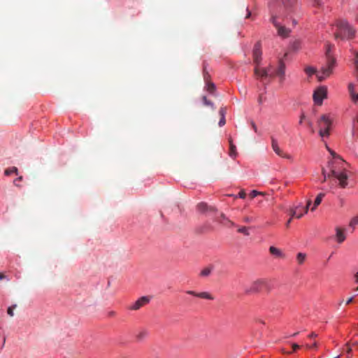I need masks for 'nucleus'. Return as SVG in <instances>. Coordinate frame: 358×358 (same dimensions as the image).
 Wrapping results in <instances>:
<instances>
[{"mask_svg":"<svg viewBox=\"0 0 358 358\" xmlns=\"http://www.w3.org/2000/svg\"><path fill=\"white\" fill-rule=\"evenodd\" d=\"M317 344L316 342H314L313 344L312 345H307L306 347L308 348H317Z\"/></svg>","mask_w":358,"mask_h":358,"instance_id":"c03bdc74","label":"nucleus"},{"mask_svg":"<svg viewBox=\"0 0 358 358\" xmlns=\"http://www.w3.org/2000/svg\"><path fill=\"white\" fill-rule=\"evenodd\" d=\"M357 224H358V215L352 218L350 222V227L354 228Z\"/></svg>","mask_w":358,"mask_h":358,"instance_id":"bb28decb","label":"nucleus"},{"mask_svg":"<svg viewBox=\"0 0 358 358\" xmlns=\"http://www.w3.org/2000/svg\"><path fill=\"white\" fill-rule=\"evenodd\" d=\"M203 101L206 106H213V104L211 101L207 99L206 96H203Z\"/></svg>","mask_w":358,"mask_h":358,"instance_id":"72a5a7b5","label":"nucleus"},{"mask_svg":"<svg viewBox=\"0 0 358 358\" xmlns=\"http://www.w3.org/2000/svg\"><path fill=\"white\" fill-rule=\"evenodd\" d=\"M262 50H261V45L259 43H257L255 44L254 49H253V60L254 63L255 64V67H259L261 61H262Z\"/></svg>","mask_w":358,"mask_h":358,"instance_id":"1a4fd4ad","label":"nucleus"},{"mask_svg":"<svg viewBox=\"0 0 358 358\" xmlns=\"http://www.w3.org/2000/svg\"><path fill=\"white\" fill-rule=\"evenodd\" d=\"M331 155L333 156L334 159L331 161H329V162H334L335 160L336 159H342L340 156H338V155H336V153L331 150H329Z\"/></svg>","mask_w":358,"mask_h":358,"instance_id":"7c9ffc66","label":"nucleus"},{"mask_svg":"<svg viewBox=\"0 0 358 358\" xmlns=\"http://www.w3.org/2000/svg\"><path fill=\"white\" fill-rule=\"evenodd\" d=\"M352 97L354 99V101H358V94H352Z\"/></svg>","mask_w":358,"mask_h":358,"instance_id":"a18cd8bd","label":"nucleus"},{"mask_svg":"<svg viewBox=\"0 0 358 358\" xmlns=\"http://www.w3.org/2000/svg\"><path fill=\"white\" fill-rule=\"evenodd\" d=\"M306 118V116L303 113L301 114V117H300V120H299V124H301L303 120Z\"/></svg>","mask_w":358,"mask_h":358,"instance_id":"79ce46f5","label":"nucleus"},{"mask_svg":"<svg viewBox=\"0 0 358 358\" xmlns=\"http://www.w3.org/2000/svg\"><path fill=\"white\" fill-rule=\"evenodd\" d=\"M22 180V176H20V177H19L16 180Z\"/></svg>","mask_w":358,"mask_h":358,"instance_id":"13d9d810","label":"nucleus"},{"mask_svg":"<svg viewBox=\"0 0 358 358\" xmlns=\"http://www.w3.org/2000/svg\"><path fill=\"white\" fill-rule=\"evenodd\" d=\"M302 205H299L294 208L290 210V216L292 217L301 218L303 215V213L301 210Z\"/></svg>","mask_w":358,"mask_h":358,"instance_id":"4468645a","label":"nucleus"},{"mask_svg":"<svg viewBox=\"0 0 358 358\" xmlns=\"http://www.w3.org/2000/svg\"><path fill=\"white\" fill-rule=\"evenodd\" d=\"M13 173L17 174V169L15 166H13L10 169H7L5 170V172H4L6 176H10Z\"/></svg>","mask_w":358,"mask_h":358,"instance_id":"5701e85b","label":"nucleus"},{"mask_svg":"<svg viewBox=\"0 0 358 358\" xmlns=\"http://www.w3.org/2000/svg\"><path fill=\"white\" fill-rule=\"evenodd\" d=\"M187 294L192 295L194 296L199 297L201 299H208V300H213L214 297L208 292H203L200 293H197L194 291L188 290L186 292Z\"/></svg>","mask_w":358,"mask_h":358,"instance_id":"f8f14e48","label":"nucleus"},{"mask_svg":"<svg viewBox=\"0 0 358 358\" xmlns=\"http://www.w3.org/2000/svg\"><path fill=\"white\" fill-rule=\"evenodd\" d=\"M355 66L356 69L357 75L358 76V52H355Z\"/></svg>","mask_w":358,"mask_h":358,"instance_id":"473e14b6","label":"nucleus"},{"mask_svg":"<svg viewBox=\"0 0 358 358\" xmlns=\"http://www.w3.org/2000/svg\"><path fill=\"white\" fill-rule=\"evenodd\" d=\"M150 302V298L148 296H141L134 303L130 305L129 307V310H139L141 307L148 304Z\"/></svg>","mask_w":358,"mask_h":358,"instance_id":"6e6552de","label":"nucleus"},{"mask_svg":"<svg viewBox=\"0 0 358 358\" xmlns=\"http://www.w3.org/2000/svg\"><path fill=\"white\" fill-rule=\"evenodd\" d=\"M271 146L273 151L280 157L285 159H290L292 158L291 155L284 152L278 146V141L272 138L271 140Z\"/></svg>","mask_w":358,"mask_h":358,"instance_id":"9d476101","label":"nucleus"},{"mask_svg":"<svg viewBox=\"0 0 358 358\" xmlns=\"http://www.w3.org/2000/svg\"><path fill=\"white\" fill-rule=\"evenodd\" d=\"M343 203H344L343 199H341V206H343Z\"/></svg>","mask_w":358,"mask_h":358,"instance_id":"052dcab7","label":"nucleus"},{"mask_svg":"<svg viewBox=\"0 0 358 358\" xmlns=\"http://www.w3.org/2000/svg\"><path fill=\"white\" fill-rule=\"evenodd\" d=\"M308 125H309L310 127H312V123H311L310 122H308Z\"/></svg>","mask_w":358,"mask_h":358,"instance_id":"680f3d73","label":"nucleus"},{"mask_svg":"<svg viewBox=\"0 0 358 358\" xmlns=\"http://www.w3.org/2000/svg\"><path fill=\"white\" fill-rule=\"evenodd\" d=\"M296 1V0H282V3L286 9H289L294 5Z\"/></svg>","mask_w":358,"mask_h":358,"instance_id":"412c9836","label":"nucleus"},{"mask_svg":"<svg viewBox=\"0 0 358 358\" xmlns=\"http://www.w3.org/2000/svg\"><path fill=\"white\" fill-rule=\"evenodd\" d=\"M269 252L276 258L284 259L285 257V255L283 253V252L276 247L271 246L269 248Z\"/></svg>","mask_w":358,"mask_h":358,"instance_id":"2eb2a0df","label":"nucleus"},{"mask_svg":"<svg viewBox=\"0 0 358 358\" xmlns=\"http://www.w3.org/2000/svg\"><path fill=\"white\" fill-rule=\"evenodd\" d=\"M317 336V334H316L315 333L313 332L311 333L308 337L310 338H316Z\"/></svg>","mask_w":358,"mask_h":358,"instance_id":"49530a36","label":"nucleus"},{"mask_svg":"<svg viewBox=\"0 0 358 358\" xmlns=\"http://www.w3.org/2000/svg\"><path fill=\"white\" fill-rule=\"evenodd\" d=\"M220 217H221L223 220H227V221H228V222H229L232 226H234V225H235L234 222H233L230 221L229 220H228L224 213H221V215H220Z\"/></svg>","mask_w":358,"mask_h":358,"instance_id":"e433bc0d","label":"nucleus"},{"mask_svg":"<svg viewBox=\"0 0 358 358\" xmlns=\"http://www.w3.org/2000/svg\"><path fill=\"white\" fill-rule=\"evenodd\" d=\"M355 33V29L347 22L341 20L336 24V31L334 35L336 39H344L353 38Z\"/></svg>","mask_w":358,"mask_h":358,"instance_id":"f03ea898","label":"nucleus"},{"mask_svg":"<svg viewBox=\"0 0 358 358\" xmlns=\"http://www.w3.org/2000/svg\"><path fill=\"white\" fill-rule=\"evenodd\" d=\"M247 11H248V13H247V15H246L245 17L248 18V17H250V16L251 15V13H250V11L248 9H247Z\"/></svg>","mask_w":358,"mask_h":358,"instance_id":"864d4df0","label":"nucleus"},{"mask_svg":"<svg viewBox=\"0 0 358 358\" xmlns=\"http://www.w3.org/2000/svg\"><path fill=\"white\" fill-rule=\"evenodd\" d=\"M220 115L221 117H224L226 113V108H221L219 111Z\"/></svg>","mask_w":358,"mask_h":358,"instance_id":"ea45409f","label":"nucleus"},{"mask_svg":"<svg viewBox=\"0 0 358 358\" xmlns=\"http://www.w3.org/2000/svg\"><path fill=\"white\" fill-rule=\"evenodd\" d=\"M336 237L337 239V242L338 243H343L345 240V236L344 234L343 229H341L340 227H336Z\"/></svg>","mask_w":358,"mask_h":358,"instance_id":"dca6fc26","label":"nucleus"},{"mask_svg":"<svg viewBox=\"0 0 358 358\" xmlns=\"http://www.w3.org/2000/svg\"><path fill=\"white\" fill-rule=\"evenodd\" d=\"M226 123V120H225V117H221L220 121H219V126L220 127H222Z\"/></svg>","mask_w":358,"mask_h":358,"instance_id":"58836bf2","label":"nucleus"},{"mask_svg":"<svg viewBox=\"0 0 358 358\" xmlns=\"http://www.w3.org/2000/svg\"><path fill=\"white\" fill-rule=\"evenodd\" d=\"M326 56L327 59V66L322 67L321 71L317 73V77L320 81L324 80L327 76H329L335 66L336 60L330 55V46H328L327 49Z\"/></svg>","mask_w":358,"mask_h":358,"instance_id":"7ed1b4c3","label":"nucleus"},{"mask_svg":"<svg viewBox=\"0 0 358 358\" xmlns=\"http://www.w3.org/2000/svg\"><path fill=\"white\" fill-rule=\"evenodd\" d=\"M262 284H263V281L262 280H256L252 284V291H257V287L259 286V285H262Z\"/></svg>","mask_w":358,"mask_h":358,"instance_id":"cd10ccee","label":"nucleus"},{"mask_svg":"<svg viewBox=\"0 0 358 358\" xmlns=\"http://www.w3.org/2000/svg\"><path fill=\"white\" fill-rule=\"evenodd\" d=\"M206 90L210 93H213L215 90V86L213 83L207 82L206 83Z\"/></svg>","mask_w":358,"mask_h":358,"instance_id":"b1692460","label":"nucleus"},{"mask_svg":"<svg viewBox=\"0 0 358 358\" xmlns=\"http://www.w3.org/2000/svg\"><path fill=\"white\" fill-rule=\"evenodd\" d=\"M229 156L231 157H236L237 155L236 148V145L233 143V140L231 137L229 138Z\"/></svg>","mask_w":358,"mask_h":358,"instance_id":"f3484780","label":"nucleus"},{"mask_svg":"<svg viewBox=\"0 0 358 358\" xmlns=\"http://www.w3.org/2000/svg\"><path fill=\"white\" fill-rule=\"evenodd\" d=\"M238 196L241 199H245L246 196V194L244 189H241L238 193Z\"/></svg>","mask_w":358,"mask_h":358,"instance_id":"4c0bfd02","label":"nucleus"},{"mask_svg":"<svg viewBox=\"0 0 358 358\" xmlns=\"http://www.w3.org/2000/svg\"><path fill=\"white\" fill-rule=\"evenodd\" d=\"M293 23H294V24H296V21H295V20H293Z\"/></svg>","mask_w":358,"mask_h":358,"instance_id":"69168bd1","label":"nucleus"},{"mask_svg":"<svg viewBox=\"0 0 358 358\" xmlns=\"http://www.w3.org/2000/svg\"><path fill=\"white\" fill-rule=\"evenodd\" d=\"M251 125H252V129H254V131H255V132H257V126H256V124H255V122H251Z\"/></svg>","mask_w":358,"mask_h":358,"instance_id":"37998d69","label":"nucleus"},{"mask_svg":"<svg viewBox=\"0 0 358 358\" xmlns=\"http://www.w3.org/2000/svg\"><path fill=\"white\" fill-rule=\"evenodd\" d=\"M356 20H357V22H358V15H357V17H356Z\"/></svg>","mask_w":358,"mask_h":358,"instance_id":"0e129e2a","label":"nucleus"},{"mask_svg":"<svg viewBox=\"0 0 358 358\" xmlns=\"http://www.w3.org/2000/svg\"><path fill=\"white\" fill-rule=\"evenodd\" d=\"M197 210L202 213H210V212H215L216 208L212 206H208L206 203L201 202L199 203L197 206Z\"/></svg>","mask_w":358,"mask_h":358,"instance_id":"9b49d317","label":"nucleus"},{"mask_svg":"<svg viewBox=\"0 0 358 358\" xmlns=\"http://www.w3.org/2000/svg\"><path fill=\"white\" fill-rule=\"evenodd\" d=\"M238 232L243 234L245 236H249L250 233L248 229L246 227H241L238 229Z\"/></svg>","mask_w":358,"mask_h":358,"instance_id":"a878e982","label":"nucleus"},{"mask_svg":"<svg viewBox=\"0 0 358 358\" xmlns=\"http://www.w3.org/2000/svg\"><path fill=\"white\" fill-rule=\"evenodd\" d=\"M298 334H299V332H296V333L293 334L292 335V336H296V335H298Z\"/></svg>","mask_w":358,"mask_h":358,"instance_id":"4d7b16f0","label":"nucleus"},{"mask_svg":"<svg viewBox=\"0 0 358 358\" xmlns=\"http://www.w3.org/2000/svg\"><path fill=\"white\" fill-rule=\"evenodd\" d=\"M327 88L325 86L318 87L313 94V99L316 104L321 105L324 99L327 98Z\"/></svg>","mask_w":358,"mask_h":358,"instance_id":"0eeeda50","label":"nucleus"},{"mask_svg":"<svg viewBox=\"0 0 358 358\" xmlns=\"http://www.w3.org/2000/svg\"><path fill=\"white\" fill-rule=\"evenodd\" d=\"M292 218H293V217H290V219L287 222V223H286V227H289V224H290V223H291V221H292Z\"/></svg>","mask_w":358,"mask_h":358,"instance_id":"3c124183","label":"nucleus"},{"mask_svg":"<svg viewBox=\"0 0 358 358\" xmlns=\"http://www.w3.org/2000/svg\"><path fill=\"white\" fill-rule=\"evenodd\" d=\"M310 204H311V200L309 199V200L307 201V203H306V206L305 207H303L302 206V208L301 209L303 211V214L308 213V209H309V206H310Z\"/></svg>","mask_w":358,"mask_h":358,"instance_id":"c85d7f7f","label":"nucleus"},{"mask_svg":"<svg viewBox=\"0 0 358 358\" xmlns=\"http://www.w3.org/2000/svg\"><path fill=\"white\" fill-rule=\"evenodd\" d=\"M353 299L354 297H350V299H348V300L346 301V304H350V303H352Z\"/></svg>","mask_w":358,"mask_h":358,"instance_id":"8fccbe9b","label":"nucleus"},{"mask_svg":"<svg viewBox=\"0 0 358 358\" xmlns=\"http://www.w3.org/2000/svg\"><path fill=\"white\" fill-rule=\"evenodd\" d=\"M212 270L213 268L211 266L206 267L201 271L200 275L202 277L208 276L211 273Z\"/></svg>","mask_w":358,"mask_h":358,"instance_id":"4be33fe9","label":"nucleus"},{"mask_svg":"<svg viewBox=\"0 0 358 358\" xmlns=\"http://www.w3.org/2000/svg\"><path fill=\"white\" fill-rule=\"evenodd\" d=\"M306 257H307V255H306V253L299 252L296 255V262H297V263L299 265H302L305 262V261L306 259Z\"/></svg>","mask_w":358,"mask_h":358,"instance_id":"6ab92c4d","label":"nucleus"},{"mask_svg":"<svg viewBox=\"0 0 358 358\" xmlns=\"http://www.w3.org/2000/svg\"><path fill=\"white\" fill-rule=\"evenodd\" d=\"M261 193L257 190H252L250 193V196L251 197V199H253L255 197H256L257 196H258L259 194H260Z\"/></svg>","mask_w":358,"mask_h":358,"instance_id":"f704fd0d","label":"nucleus"},{"mask_svg":"<svg viewBox=\"0 0 358 358\" xmlns=\"http://www.w3.org/2000/svg\"><path fill=\"white\" fill-rule=\"evenodd\" d=\"M349 90L350 91L351 94H353L352 91V85L351 84L349 85Z\"/></svg>","mask_w":358,"mask_h":358,"instance_id":"5fc2aeb1","label":"nucleus"},{"mask_svg":"<svg viewBox=\"0 0 358 358\" xmlns=\"http://www.w3.org/2000/svg\"><path fill=\"white\" fill-rule=\"evenodd\" d=\"M347 350V352H348V353H350V352L352 351V349H351V348L349 346V345H348V344H347V350Z\"/></svg>","mask_w":358,"mask_h":358,"instance_id":"603ef678","label":"nucleus"},{"mask_svg":"<svg viewBox=\"0 0 358 358\" xmlns=\"http://www.w3.org/2000/svg\"><path fill=\"white\" fill-rule=\"evenodd\" d=\"M304 71L306 73H307L308 76H312L316 73L315 69L311 66H308L305 68Z\"/></svg>","mask_w":358,"mask_h":358,"instance_id":"393cba45","label":"nucleus"},{"mask_svg":"<svg viewBox=\"0 0 358 358\" xmlns=\"http://www.w3.org/2000/svg\"><path fill=\"white\" fill-rule=\"evenodd\" d=\"M275 76H278L281 80L284 79L285 73V64L282 61H280L279 62V66L276 71L274 73Z\"/></svg>","mask_w":358,"mask_h":358,"instance_id":"ddd939ff","label":"nucleus"},{"mask_svg":"<svg viewBox=\"0 0 358 358\" xmlns=\"http://www.w3.org/2000/svg\"><path fill=\"white\" fill-rule=\"evenodd\" d=\"M254 72L255 75L262 80L266 78H273L275 77V72L273 71V67L271 65L267 68L255 67Z\"/></svg>","mask_w":358,"mask_h":358,"instance_id":"39448f33","label":"nucleus"},{"mask_svg":"<svg viewBox=\"0 0 358 358\" xmlns=\"http://www.w3.org/2000/svg\"><path fill=\"white\" fill-rule=\"evenodd\" d=\"M17 307V305L15 304V305H13L10 307H8V310H7V313L8 315H10V317H13L14 315V312H13V310Z\"/></svg>","mask_w":358,"mask_h":358,"instance_id":"c756f323","label":"nucleus"},{"mask_svg":"<svg viewBox=\"0 0 358 358\" xmlns=\"http://www.w3.org/2000/svg\"><path fill=\"white\" fill-rule=\"evenodd\" d=\"M331 125V121L326 115H323L318 120L320 127L319 134L322 137H327L329 135V129Z\"/></svg>","mask_w":358,"mask_h":358,"instance_id":"20e7f679","label":"nucleus"},{"mask_svg":"<svg viewBox=\"0 0 358 358\" xmlns=\"http://www.w3.org/2000/svg\"><path fill=\"white\" fill-rule=\"evenodd\" d=\"M300 346L296 343H292V349L293 351H296V350L299 349Z\"/></svg>","mask_w":358,"mask_h":358,"instance_id":"a19ab883","label":"nucleus"},{"mask_svg":"<svg viewBox=\"0 0 358 358\" xmlns=\"http://www.w3.org/2000/svg\"><path fill=\"white\" fill-rule=\"evenodd\" d=\"M313 5L315 6L320 8L322 6V0H313Z\"/></svg>","mask_w":358,"mask_h":358,"instance_id":"c9c22d12","label":"nucleus"},{"mask_svg":"<svg viewBox=\"0 0 358 358\" xmlns=\"http://www.w3.org/2000/svg\"><path fill=\"white\" fill-rule=\"evenodd\" d=\"M347 166L348 164L343 159H336L334 162H328L327 168L329 172L327 173L325 168L322 169V173L324 176L322 182H324L328 178L333 177L338 182L339 187L345 188L348 185Z\"/></svg>","mask_w":358,"mask_h":358,"instance_id":"f257e3e1","label":"nucleus"},{"mask_svg":"<svg viewBox=\"0 0 358 358\" xmlns=\"http://www.w3.org/2000/svg\"><path fill=\"white\" fill-rule=\"evenodd\" d=\"M335 358H338V357H335Z\"/></svg>","mask_w":358,"mask_h":358,"instance_id":"338daca9","label":"nucleus"},{"mask_svg":"<svg viewBox=\"0 0 358 358\" xmlns=\"http://www.w3.org/2000/svg\"><path fill=\"white\" fill-rule=\"evenodd\" d=\"M261 194L259 195H262V196H264L265 195V193L263 192H259Z\"/></svg>","mask_w":358,"mask_h":358,"instance_id":"bf43d9fd","label":"nucleus"},{"mask_svg":"<svg viewBox=\"0 0 358 358\" xmlns=\"http://www.w3.org/2000/svg\"><path fill=\"white\" fill-rule=\"evenodd\" d=\"M6 276L2 273H0V280H2L3 279H6Z\"/></svg>","mask_w":358,"mask_h":358,"instance_id":"09e8293b","label":"nucleus"},{"mask_svg":"<svg viewBox=\"0 0 358 358\" xmlns=\"http://www.w3.org/2000/svg\"><path fill=\"white\" fill-rule=\"evenodd\" d=\"M324 193H320L315 200V202H314V205L311 208V210H315V208L321 203V201L322 200V198L324 196Z\"/></svg>","mask_w":358,"mask_h":358,"instance_id":"a211bd4d","label":"nucleus"},{"mask_svg":"<svg viewBox=\"0 0 358 358\" xmlns=\"http://www.w3.org/2000/svg\"><path fill=\"white\" fill-rule=\"evenodd\" d=\"M355 282L358 283V272L355 275ZM355 290L356 291L358 290V287L356 288Z\"/></svg>","mask_w":358,"mask_h":358,"instance_id":"de8ad7c7","label":"nucleus"},{"mask_svg":"<svg viewBox=\"0 0 358 358\" xmlns=\"http://www.w3.org/2000/svg\"><path fill=\"white\" fill-rule=\"evenodd\" d=\"M115 315V312H110V316H114Z\"/></svg>","mask_w":358,"mask_h":358,"instance_id":"6e6d98bb","label":"nucleus"},{"mask_svg":"<svg viewBox=\"0 0 358 358\" xmlns=\"http://www.w3.org/2000/svg\"><path fill=\"white\" fill-rule=\"evenodd\" d=\"M147 336L148 331L146 330L143 329L138 332L136 337L138 341H141L143 339H145L147 337Z\"/></svg>","mask_w":358,"mask_h":358,"instance_id":"aec40b11","label":"nucleus"},{"mask_svg":"<svg viewBox=\"0 0 358 358\" xmlns=\"http://www.w3.org/2000/svg\"><path fill=\"white\" fill-rule=\"evenodd\" d=\"M259 103H261V102H262V98H261V97H259Z\"/></svg>","mask_w":358,"mask_h":358,"instance_id":"e2e57ef3","label":"nucleus"},{"mask_svg":"<svg viewBox=\"0 0 358 358\" xmlns=\"http://www.w3.org/2000/svg\"><path fill=\"white\" fill-rule=\"evenodd\" d=\"M255 221V217L252 216H245L243 217V222L245 223H250Z\"/></svg>","mask_w":358,"mask_h":358,"instance_id":"2f4dec72","label":"nucleus"},{"mask_svg":"<svg viewBox=\"0 0 358 358\" xmlns=\"http://www.w3.org/2000/svg\"><path fill=\"white\" fill-rule=\"evenodd\" d=\"M271 22L276 28L278 34L283 38H286L290 33V29L282 26L279 22H277V15H272L270 19Z\"/></svg>","mask_w":358,"mask_h":358,"instance_id":"423d86ee","label":"nucleus"}]
</instances>
